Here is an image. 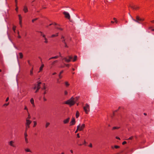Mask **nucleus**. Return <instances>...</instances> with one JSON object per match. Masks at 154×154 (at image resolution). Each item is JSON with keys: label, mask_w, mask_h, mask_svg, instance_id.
I'll return each instance as SVG.
<instances>
[{"label": "nucleus", "mask_w": 154, "mask_h": 154, "mask_svg": "<svg viewBox=\"0 0 154 154\" xmlns=\"http://www.w3.org/2000/svg\"><path fill=\"white\" fill-rule=\"evenodd\" d=\"M78 131H79V129H78V128L77 127V129H76V131H75V133H76L77 132H78Z\"/></svg>", "instance_id": "obj_59"}, {"label": "nucleus", "mask_w": 154, "mask_h": 154, "mask_svg": "<svg viewBox=\"0 0 154 154\" xmlns=\"http://www.w3.org/2000/svg\"><path fill=\"white\" fill-rule=\"evenodd\" d=\"M19 54L20 56V59L22 58L23 57V55L22 53L21 52H20L19 53Z\"/></svg>", "instance_id": "obj_21"}, {"label": "nucleus", "mask_w": 154, "mask_h": 154, "mask_svg": "<svg viewBox=\"0 0 154 154\" xmlns=\"http://www.w3.org/2000/svg\"><path fill=\"white\" fill-rule=\"evenodd\" d=\"M65 65L67 66V67H69V64H65Z\"/></svg>", "instance_id": "obj_63"}, {"label": "nucleus", "mask_w": 154, "mask_h": 154, "mask_svg": "<svg viewBox=\"0 0 154 154\" xmlns=\"http://www.w3.org/2000/svg\"><path fill=\"white\" fill-rule=\"evenodd\" d=\"M16 26H14L13 27V29L14 32H15V31L16 30Z\"/></svg>", "instance_id": "obj_35"}, {"label": "nucleus", "mask_w": 154, "mask_h": 154, "mask_svg": "<svg viewBox=\"0 0 154 154\" xmlns=\"http://www.w3.org/2000/svg\"><path fill=\"white\" fill-rule=\"evenodd\" d=\"M86 143V142L85 140L84 141V143L83 144H85Z\"/></svg>", "instance_id": "obj_64"}, {"label": "nucleus", "mask_w": 154, "mask_h": 154, "mask_svg": "<svg viewBox=\"0 0 154 154\" xmlns=\"http://www.w3.org/2000/svg\"><path fill=\"white\" fill-rule=\"evenodd\" d=\"M26 126V128H25V131H26V132H27V130L30 128V126Z\"/></svg>", "instance_id": "obj_28"}, {"label": "nucleus", "mask_w": 154, "mask_h": 154, "mask_svg": "<svg viewBox=\"0 0 154 154\" xmlns=\"http://www.w3.org/2000/svg\"><path fill=\"white\" fill-rule=\"evenodd\" d=\"M31 118V116H30V114L28 112V116L27 117V118H26V119H29Z\"/></svg>", "instance_id": "obj_34"}, {"label": "nucleus", "mask_w": 154, "mask_h": 154, "mask_svg": "<svg viewBox=\"0 0 154 154\" xmlns=\"http://www.w3.org/2000/svg\"><path fill=\"white\" fill-rule=\"evenodd\" d=\"M59 54L60 57H62V56H61V53L60 52H59Z\"/></svg>", "instance_id": "obj_62"}, {"label": "nucleus", "mask_w": 154, "mask_h": 154, "mask_svg": "<svg viewBox=\"0 0 154 154\" xmlns=\"http://www.w3.org/2000/svg\"><path fill=\"white\" fill-rule=\"evenodd\" d=\"M9 98L8 97H7L6 100L5 101L6 102H7L8 100H9Z\"/></svg>", "instance_id": "obj_57"}, {"label": "nucleus", "mask_w": 154, "mask_h": 154, "mask_svg": "<svg viewBox=\"0 0 154 154\" xmlns=\"http://www.w3.org/2000/svg\"><path fill=\"white\" fill-rule=\"evenodd\" d=\"M131 17L132 20L134 21L135 22L137 23H140V22H142L144 20V19L143 18H140L138 16H136V19L135 20L133 17L131 16V15H130Z\"/></svg>", "instance_id": "obj_3"}, {"label": "nucleus", "mask_w": 154, "mask_h": 154, "mask_svg": "<svg viewBox=\"0 0 154 154\" xmlns=\"http://www.w3.org/2000/svg\"><path fill=\"white\" fill-rule=\"evenodd\" d=\"M127 143V142L126 141H123L122 143V145H124Z\"/></svg>", "instance_id": "obj_50"}, {"label": "nucleus", "mask_w": 154, "mask_h": 154, "mask_svg": "<svg viewBox=\"0 0 154 154\" xmlns=\"http://www.w3.org/2000/svg\"><path fill=\"white\" fill-rule=\"evenodd\" d=\"M120 128L119 127H114L112 128V130H115V129H118Z\"/></svg>", "instance_id": "obj_23"}, {"label": "nucleus", "mask_w": 154, "mask_h": 154, "mask_svg": "<svg viewBox=\"0 0 154 154\" xmlns=\"http://www.w3.org/2000/svg\"><path fill=\"white\" fill-rule=\"evenodd\" d=\"M41 84V82H38V84L36 86V89H39L40 88V86Z\"/></svg>", "instance_id": "obj_13"}, {"label": "nucleus", "mask_w": 154, "mask_h": 154, "mask_svg": "<svg viewBox=\"0 0 154 154\" xmlns=\"http://www.w3.org/2000/svg\"><path fill=\"white\" fill-rule=\"evenodd\" d=\"M58 33H56V34H53L51 36V38H54V37L57 36L58 35Z\"/></svg>", "instance_id": "obj_20"}, {"label": "nucleus", "mask_w": 154, "mask_h": 154, "mask_svg": "<svg viewBox=\"0 0 154 154\" xmlns=\"http://www.w3.org/2000/svg\"><path fill=\"white\" fill-rule=\"evenodd\" d=\"M69 119H70L69 118H67L66 119H64L63 121V123L64 124H66L68 123L69 121Z\"/></svg>", "instance_id": "obj_11"}, {"label": "nucleus", "mask_w": 154, "mask_h": 154, "mask_svg": "<svg viewBox=\"0 0 154 154\" xmlns=\"http://www.w3.org/2000/svg\"><path fill=\"white\" fill-rule=\"evenodd\" d=\"M89 146L90 147H91V148H92V144L91 143H90L89 145Z\"/></svg>", "instance_id": "obj_49"}, {"label": "nucleus", "mask_w": 154, "mask_h": 154, "mask_svg": "<svg viewBox=\"0 0 154 154\" xmlns=\"http://www.w3.org/2000/svg\"><path fill=\"white\" fill-rule=\"evenodd\" d=\"M24 109L26 110L28 112V109L27 107L26 106H24Z\"/></svg>", "instance_id": "obj_43"}, {"label": "nucleus", "mask_w": 154, "mask_h": 154, "mask_svg": "<svg viewBox=\"0 0 154 154\" xmlns=\"http://www.w3.org/2000/svg\"><path fill=\"white\" fill-rule=\"evenodd\" d=\"M19 24L21 27L22 26V20L19 21Z\"/></svg>", "instance_id": "obj_45"}, {"label": "nucleus", "mask_w": 154, "mask_h": 154, "mask_svg": "<svg viewBox=\"0 0 154 154\" xmlns=\"http://www.w3.org/2000/svg\"><path fill=\"white\" fill-rule=\"evenodd\" d=\"M62 42L64 43H66V42H65V39H63L62 40Z\"/></svg>", "instance_id": "obj_56"}, {"label": "nucleus", "mask_w": 154, "mask_h": 154, "mask_svg": "<svg viewBox=\"0 0 154 154\" xmlns=\"http://www.w3.org/2000/svg\"><path fill=\"white\" fill-rule=\"evenodd\" d=\"M113 20H115V22L116 23H118V21L116 19V18H113Z\"/></svg>", "instance_id": "obj_36"}, {"label": "nucleus", "mask_w": 154, "mask_h": 154, "mask_svg": "<svg viewBox=\"0 0 154 154\" xmlns=\"http://www.w3.org/2000/svg\"><path fill=\"white\" fill-rule=\"evenodd\" d=\"M63 14L64 15L65 17L66 18L68 19H69L70 18V15L68 13L64 11L63 12Z\"/></svg>", "instance_id": "obj_7"}, {"label": "nucleus", "mask_w": 154, "mask_h": 154, "mask_svg": "<svg viewBox=\"0 0 154 154\" xmlns=\"http://www.w3.org/2000/svg\"><path fill=\"white\" fill-rule=\"evenodd\" d=\"M27 62H28V64L29 65H31V64L30 63V61L29 60H28L27 61Z\"/></svg>", "instance_id": "obj_51"}, {"label": "nucleus", "mask_w": 154, "mask_h": 154, "mask_svg": "<svg viewBox=\"0 0 154 154\" xmlns=\"http://www.w3.org/2000/svg\"><path fill=\"white\" fill-rule=\"evenodd\" d=\"M64 45H65V47H66V48H68V46L67 45V44H66V43H64Z\"/></svg>", "instance_id": "obj_52"}, {"label": "nucleus", "mask_w": 154, "mask_h": 154, "mask_svg": "<svg viewBox=\"0 0 154 154\" xmlns=\"http://www.w3.org/2000/svg\"><path fill=\"white\" fill-rule=\"evenodd\" d=\"M24 138L25 137H27L28 135L27 134V132L26 131H25L24 133Z\"/></svg>", "instance_id": "obj_30"}, {"label": "nucleus", "mask_w": 154, "mask_h": 154, "mask_svg": "<svg viewBox=\"0 0 154 154\" xmlns=\"http://www.w3.org/2000/svg\"><path fill=\"white\" fill-rule=\"evenodd\" d=\"M15 7H16V8H15V10L17 11H18V7L17 6V5H15Z\"/></svg>", "instance_id": "obj_40"}, {"label": "nucleus", "mask_w": 154, "mask_h": 154, "mask_svg": "<svg viewBox=\"0 0 154 154\" xmlns=\"http://www.w3.org/2000/svg\"><path fill=\"white\" fill-rule=\"evenodd\" d=\"M18 17H19V21L22 20V17L21 16V15L19 14L18 15Z\"/></svg>", "instance_id": "obj_29"}, {"label": "nucleus", "mask_w": 154, "mask_h": 154, "mask_svg": "<svg viewBox=\"0 0 154 154\" xmlns=\"http://www.w3.org/2000/svg\"><path fill=\"white\" fill-rule=\"evenodd\" d=\"M23 11L25 13H26L28 11V8L25 5L24 6Z\"/></svg>", "instance_id": "obj_12"}, {"label": "nucleus", "mask_w": 154, "mask_h": 154, "mask_svg": "<svg viewBox=\"0 0 154 154\" xmlns=\"http://www.w3.org/2000/svg\"><path fill=\"white\" fill-rule=\"evenodd\" d=\"M34 87L33 88V89L35 90L36 89L37 85L36 84H35L34 85Z\"/></svg>", "instance_id": "obj_47"}, {"label": "nucleus", "mask_w": 154, "mask_h": 154, "mask_svg": "<svg viewBox=\"0 0 154 154\" xmlns=\"http://www.w3.org/2000/svg\"><path fill=\"white\" fill-rule=\"evenodd\" d=\"M79 98V97H72L69 99L65 101V103L69 105L70 106H71L75 104L78 100Z\"/></svg>", "instance_id": "obj_1"}, {"label": "nucleus", "mask_w": 154, "mask_h": 154, "mask_svg": "<svg viewBox=\"0 0 154 154\" xmlns=\"http://www.w3.org/2000/svg\"><path fill=\"white\" fill-rule=\"evenodd\" d=\"M25 126H30V125L32 122V121L29 119H26Z\"/></svg>", "instance_id": "obj_8"}, {"label": "nucleus", "mask_w": 154, "mask_h": 154, "mask_svg": "<svg viewBox=\"0 0 154 154\" xmlns=\"http://www.w3.org/2000/svg\"><path fill=\"white\" fill-rule=\"evenodd\" d=\"M63 72V71L62 70L60 71V72L59 74V76L60 79H61L62 78V76L61 75V74Z\"/></svg>", "instance_id": "obj_17"}, {"label": "nucleus", "mask_w": 154, "mask_h": 154, "mask_svg": "<svg viewBox=\"0 0 154 154\" xmlns=\"http://www.w3.org/2000/svg\"><path fill=\"white\" fill-rule=\"evenodd\" d=\"M130 7L133 9L135 10H137L140 8V7L137 5H130Z\"/></svg>", "instance_id": "obj_10"}, {"label": "nucleus", "mask_w": 154, "mask_h": 154, "mask_svg": "<svg viewBox=\"0 0 154 154\" xmlns=\"http://www.w3.org/2000/svg\"><path fill=\"white\" fill-rule=\"evenodd\" d=\"M38 19V18H36L34 19H33L32 20V23H33L35 21H36V20H37Z\"/></svg>", "instance_id": "obj_37"}, {"label": "nucleus", "mask_w": 154, "mask_h": 154, "mask_svg": "<svg viewBox=\"0 0 154 154\" xmlns=\"http://www.w3.org/2000/svg\"><path fill=\"white\" fill-rule=\"evenodd\" d=\"M116 139H118V140H120V138L119 137H116Z\"/></svg>", "instance_id": "obj_58"}, {"label": "nucleus", "mask_w": 154, "mask_h": 154, "mask_svg": "<svg viewBox=\"0 0 154 154\" xmlns=\"http://www.w3.org/2000/svg\"><path fill=\"white\" fill-rule=\"evenodd\" d=\"M77 56L75 55L74 56V59L72 60L73 62H75L77 59Z\"/></svg>", "instance_id": "obj_25"}, {"label": "nucleus", "mask_w": 154, "mask_h": 154, "mask_svg": "<svg viewBox=\"0 0 154 154\" xmlns=\"http://www.w3.org/2000/svg\"><path fill=\"white\" fill-rule=\"evenodd\" d=\"M60 81L59 80V79H57V83L58 84H60Z\"/></svg>", "instance_id": "obj_39"}, {"label": "nucleus", "mask_w": 154, "mask_h": 154, "mask_svg": "<svg viewBox=\"0 0 154 154\" xmlns=\"http://www.w3.org/2000/svg\"><path fill=\"white\" fill-rule=\"evenodd\" d=\"M24 150H25V151L26 152H31V150H30V149H29V148L25 149Z\"/></svg>", "instance_id": "obj_22"}, {"label": "nucleus", "mask_w": 154, "mask_h": 154, "mask_svg": "<svg viewBox=\"0 0 154 154\" xmlns=\"http://www.w3.org/2000/svg\"><path fill=\"white\" fill-rule=\"evenodd\" d=\"M25 141L26 143H28V141L27 137H25Z\"/></svg>", "instance_id": "obj_33"}, {"label": "nucleus", "mask_w": 154, "mask_h": 154, "mask_svg": "<svg viewBox=\"0 0 154 154\" xmlns=\"http://www.w3.org/2000/svg\"><path fill=\"white\" fill-rule=\"evenodd\" d=\"M64 94L65 95H66L67 94H68V92H67L66 91H64Z\"/></svg>", "instance_id": "obj_48"}, {"label": "nucleus", "mask_w": 154, "mask_h": 154, "mask_svg": "<svg viewBox=\"0 0 154 154\" xmlns=\"http://www.w3.org/2000/svg\"><path fill=\"white\" fill-rule=\"evenodd\" d=\"M63 60H65V61L66 62H67V63H69V62H70V61H71V60H70L69 58V59H67V58L66 57H65L63 59Z\"/></svg>", "instance_id": "obj_15"}, {"label": "nucleus", "mask_w": 154, "mask_h": 154, "mask_svg": "<svg viewBox=\"0 0 154 154\" xmlns=\"http://www.w3.org/2000/svg\"><path fill=\"white\" fill-rule=\"evenodd\" d=\"M75 123V121L74 118H72V120L70 122V125H74Z\"/></svg>", "instance_id": "obj_9"}, {"label": "nucleus", "mask_w": 154, "mask_h": 154, "mask_svg": "<svg viewBox=\"0 0 154 154\" xmlns=\"http://www.w3.org/2000/svg\"><path fill=\"white\" fill-rule=\"evenodd\" d=\"M119 146L117 145H115L114 146V147L116 149H118L119 148Z\"/></svg>", "instance_id": "obj_38"}, {"label": "nucleus", "mask_w": 154, "mask_h": 154, "mask_svg": "<svg viewBox=\"0 0 154 154\" xmlns=\"http://www.w3.org/2000/svg\"><path fill=\"white\" fill-rule=\"evenodd\" d=\"M43 100L44 101H45L47 100L46 99L45 97H43Z\"/></svg>", "instance_id": "obj_53"}, {"label": "nucleus", "mask_w": 154, "mask_h": 154, "mask_svg": "<svg viewBox=\"0 0 154 154\" xmlns=\"http://www.w3.org/2000/svg\"><path fill=\"white\" fill-rule=\"evenodd\" d=\"M38 90H39V89H36V91H35V93H37L38 91Z\"/></svg>", "instance_id": "obj_60"}, {"label": "nucleus", "mask_w": 154, "mask_h": 154, "mask_svg": "<svg viewBox=\"0 0 154 154\" xmlns=\"http://www.w3.org/2000/svg\"><path fill=\"white\" fill-rule=\"evenodd\" d=\"M78 129H79V131H81L83 130L85 127V125L84 124H82V125L79 124L77 126Z\"/></svg>", "instance_id": "obj_6"}, {"label": "nucleus", "mask_w": 154, "mask_h": 154, "mask_svg": "<svg viewBox=\"0 0 154 154\" xmlns=\"http://www.w3.org/2000/svg\"><path fill=\"white\" fill-rule=\"evenodd\" d=\"M69 59L71 60V59H72V57L71 56H69L68 57Z\"/></svg>", "instance_id": "obj_44"}, {"label": "nucleus", "mask_w": 154, "mask_h": 154, "mask_svg": "<svg viewBox=\"0 0 154 154\" xmlns=\"http://www.w3.org/2000/svg\"><path fill=\"white\" fill-rule=\"evenodd\" d=\"M50 125V123L48 122H47L46 123L45 127L46 128H47Z\"/></svg>", "instance_id": "obj_26"}, {"label": "nucleus", "mask_w": 154, "mask_h": 154, "mask_svg": "<svg viewBox=\"0 0 154 154\" xmlns=\"http://www.w3.org/2000/svg\"><path fill=\"white\" fill-rule=\"evenodd\" d=\"M79 116V113L78 111H77L76 112L75 116L76 118H78Z\"/></svg>", "instance_id": "obj_16"}, {"label": "nucleus", "mask_w": 154, "mask_h": 154, "mask_svg": "<svg viewBox=\"0 0 154 154\" xmlns=\"http://www.w3.org/2000/svg\"><path fill=\"white\" fill-rule=\"evenodd\" d=\"M83 109L86 114L88 113L90 111V106L88 103H86L83 107Z\"/></svg>", "instance_id": "obj_4"}, {"label": "nucleus", "mask_w": 154, "mask_h": 154, "mask_svg": "<svg viewBox=\"0 0 154 154\" xmlns=\"http://www.w3.org/2000/svg\"><path fill=\"white\" fill-rule=\"evenodd\" d=\"M9 104V103H5L3 105V106L4 107H6L8 106Z\"/></svg>", "instance_id": "obj_32"}, {"label": "nucleus", "mask_w": 154, "mask_h": 154, "mask_svg": "<svg viewBox=\"0 0 154 154\" xmlns=\"http://www.w3.org/2000/svg\"><path fill=\"white\" fill-rule=\"evenodd\" d=\"M44 66V65L43 64H42L40 67L39 68V72L42 71L43 69V68Z\"/></svg>", "instance_id": "obj_18"}, {"label": "nucleus", "mask_w": 154, "mask_h": 154, "mask_svg": "<svg viewBox=\"0 0 154 154\" xmlns=\"http://www.w3.org/2000/svg\"><path fill=\"white\" fill-rule=\"evenodd\" d=\"M8 144L10 146L14 148H16L17 146L15 141L13 140H11L8 142Z\"/></svg>", "instance_id": "obj_5"}, {"label": "nucleus", "mask_w": 154, "mask_h": 154, "mask_svg": "<svg viewBox=\"0 0 154 154\" xmlns=\"http://www.w3.org/2000/svg\"><path fill=\"white\" fill-rule=\"evenodd\" d=\"M30 102L32 104L33 106L34 107L35 106L34 103V100L33 98H32L30 100Z\"/></svg>", "instance_id": "obj_14"}, {"label": "nucleus", "mask_w": 154, "mask_h": 154, "mask_svg": "<svg viewBox=\"0 0 154 154\" xmlns=\"http://www.w3.org/2000/svg\"><path fill=\"white\" fill-rule=\"evenodd\" d=\"M38 32L40 34V36L43 38L44 42L45 44H47L48 43V40L45 33L41 31H38Z\"/></svg>", "instance_id": "obj_2"}, {"label": "nucleus", "mask_w": 154, "mask_h": 154, "mask_svg": "<svg viewBox=\"0 0 154 154\" xmlns=\"http://www.w3.org/2000/svg\"><path fill=\"white\" fill-rule=\"evenodd\" d=\"M58 62V61L56 60H55L54 61H53L52 63H51V65H52V66H54V64L55 63L57 62Z\"/></svg>", "instance_id": "obj_27"}, {"label": "nucleus", "mask_w": 154, "mask_h": 154, "mask_svg": "<svg viewBox=\"0 0 154 154\" xmlns=\"http://www.w3.org/2000/svg\"><path fill=\"white\" fill-rule=\"evenodd\" d=\"M33 123H34V125H33V127H34L36 126V125H37V122L36 121H34L33 122Z\"/></svg>", "instance_id": "obj_31"}, {"label": "nucleus", "mask_w": 154, "mask_h": 154, "mask_svg": "<svg viewBox=\"0 0 154 154\" xmlns=\"http://www.w3.org/2000/svg\"><path fill=\"white\" fill-rule=\"evenodd\" d=\"M33 71H32V70H31L30 71V75H33Z\"/></svg>", "instance_id": "obj_41"}, {"label": "nucleus", "mask_w": 154, "mask_h": 154, "mask_svg": "<svg viewBox=\"0 0 154 154\" xmlns=\"http://www.w3.org/2000/svg\"><path fill=\"white\" fill-rule=\"evenodd\" d=\"M44 84V86L43 88V89L45 90L46 88L45 86V84Z\"/></svg>", "instance_id": "obj_54"}, {"label": "nucleus", "mask_w": 154, "mask_h": 154, "mask_svg": "<svg viewBox=\"0 0 154 154\" xmlns=\"http://www.w3.org/2000/svg\"><path fill=\"white\" fill-rule=\"evenodd\" d=\"M17 0H15V5H17Z\"/></svg>", "instance_id": "obj_46"}, {"label": "nucleus", "mask_w": 154, "mask_h": 154, "mask_svg": "<svg viewBox=\"0 0 154 154\" xmlns=\"http://www.w3.org/2000/svg\"><path fill=\"white\" fill-rule=\"evenodd\" d=\"M59 56H56L54 57H52L49 59V60H50L52 59H57L58 58Z\"/></svg>", "instance_id": "obj_19"}, {"label": "nucleus", "mask_w": 154, "mask_h": 154, "mask_svg": "<svg viewBox=\"0 0 154 154\" xmlns=\"http://www.w3.org/2000/svg\"><path fill=\"white\" fill-rule=\"evenodd\" d=\"M58 29H59V30H60L61 31H62L63 30V29L61 28H58Z\"/></svg>", "instance_id": "obj_61"}, {"label": "nucleus", "mask_w": 154, "mask_h": 154, "mask_svg": "<svg viewBox=\"0 0 154 154\" xmlns=\"http://www.w3.org/2000/svg\"><path fill=\"white\" fill-rule=\"evenodd\" d=\"M133 138V136H131L130 137H129L128 140H131Z\"/></svg>", "instance_id": "obj_42"}, {"label": "nucleus", "mask_w": 154, "mask_h": 154, "mask_svg": "<svg viewBox=\"0 0 154 154\" xmlns=\"http://www.w3.org/2000/svg\"><path fill=\"white\" fill-rule=\"evenodd\" d=\"M77 137H78V138H79L80 137V135H79V133H78L77 134Z\"/></svg>", "instance_id": "obj_55"}, {"label": "nucleus", "mask_w": 154, "mask_h": 154, "mask_svg": "<svg viewBox=\"0 0 154 154\" xmlns=\"http://www.w3.org/2000/svg\"><path fill=\"white\" fill-rule=\"evenodd\" d=\"M65 84L66 87H68L69 85V83L67 82H65Z\"/></svg>", "instance_id": "obj_24"}]
</instances>
